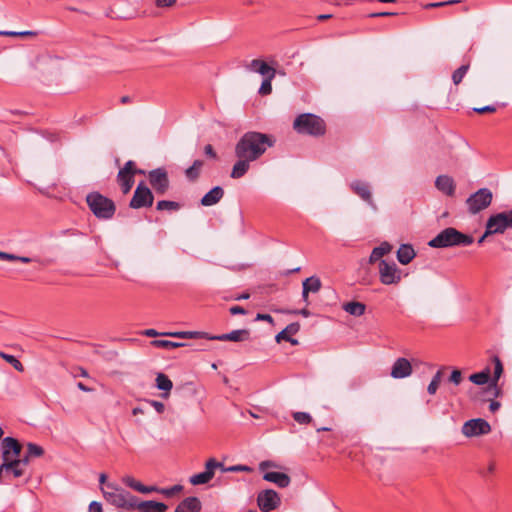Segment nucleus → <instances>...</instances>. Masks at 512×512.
Here are the masks:
<instances>
[{
	"mask_svg": "<svg viewBox=\"0 0 512 512\" xmlns=\"http://www.w3.org/2000/svg\"><path fill=\"white\" fill-rule=\"evenodd\" d=\"M274 144L275 139L272 135L249 131L244 133L236 143L235 156L256 161Z\"/></svg>",
	"mask_w": 512,
	"mask_h": 512,
	"instance_id": "obj_1",
	"label": "nucleus"
},
{
	"mask_svg": "<svg viewBox=\"0 0 512 512\" xmlns=\"http://www.w3.org/2000/svg\"><path fill=\"white\" fill-rule=\"evenodd\" d=\"M473 241L474 239L471 235L464 234L453 227H448L431 239L428 245L433 248L469 246Z\"/></svg>",
	"mask_w": 512,
	"mask_h": 512,
	"instance_id": "obj_2",
	"label": "nucleus"
},
{
	"mask_svg": "<svg viewBox=\"0 0 512 512\" xmlns=\"http://www.w3.org/2000/svg\"><path fill=\"white\" fill-rule=\"evenodd\" d=\"M101 491L106 501L111 505L127 510L136 509L138 498L117 485L108 483L101 488Z\"/></svg>",
	"mask_w": 512,
	"mask_h": 512,
	"instance_id": "obj_3",
	"label": "nucleus"
},
{
	"mask_svg": "<svg viewBox=\"0 0 512 512\" xmlns=\"http://www.w3.org/2000/svg\"><path fill=\"white\" fill-rule=\"evenodd\" d=\"M293 128L299 134L311 136H322L326 132L325 121L315 114L303 113L297 116L293 123Z\"/></svg>",
	"mask_w": 512,
	"mask_h": 512,
	"instance_id": "obj_4",
	"label": "nucleus"
},
{
	"mask_svg": "<svg viewBox=\"0 0 512 512\" xmlns=\"http://www.w3.org/2000/svg\"><path fill=\"white\" fill-rule=\"evenodd\" d=\"M86 202L91 212L98 219L108 220L115 214L116 206L114 201L99 192L89 193L86 196Z\"/></svg>",
	"mask_w": 512,
	"mask_h": 512,
	"instance_id": "obj_5",
	"label": "nucleus"
},
{
	"mask_svg": "<svg viewBox=\"0 0 512 512\" xmlns=\"http://www.w3.org/2000/svg\"><path fill=\"white\" fill-rule=\"evenodd\" d=\"M486 235L503 234L512 229V209L491 215L486 222Z\"/></svg>",
	"mask_w": 512,
	"mask_h": 512,
	"instance_id": "obj_6",
	"label": "nucleus"
},
{
	"mask_svg": "<svg viewBox=\"0 0 512 512\" xmlns=\"http://www.w3.org/2000/svg\"><path fill=\"white\" fill-rule=\"evenodd\" d=\"M492 192L488 188H481L466 200L468 210L472 214H476L486 209L492 202Z\"/></svg>",
	"mask_w": 512,
	"mask_h": 512,
	"instance_id": "obj_7",
	"label": "nucleus"
},
{
	"mask_svg": "<svg viewBox=\"0 0 512 512\" xmlns=\"http://www.w3.org/2000/svg\"><path fill=\"white\" fill-rule=\"evenodd\" d=\"M149 184L158 195H164L169 187L170 180L165 168L159 167L147 173Z\"/></svg>",
	"mask_w": 512,
	"mask_h": 512,
	"instance_id": "obj_8",
	"label": "nucleus"
},
{
	"mask_svg": "<svg viewBox=\"0 0 512 512\" xmlns=\"http://www.w3.org/2000/svg\"><path fill=\"white\" fill-rule=\"evenodd\" d=\"M153 202L154 195L152 191L143 181H141L134 191L129 206L133 209L148 208L153 205Z\"/></svg>",
	"mask_w": 512,
	"mask_h": 512,
	"instance_id": "obj_9",
	"label": "nucleus"
},
{
	"mask_svg": "<svg viewBox=\"0 0 512 512\" xmlns=\"http://www.w3.org/2000/svg\"><path fill=\"white\" fill-rule=\"evenodd\" d=\"M379 278L384 285L398 284L402 279L401 270L395 262L380 260L379 262Z\"/></svg>",
	"mask_w": 512,
	"mask_h": 512,
	"instance_id": "obj_10",
	"label": "nucleus"
},
{
	"mask_svg": "<svg viewBox=\"0 0 512 512\" xmlns=\"http://www.w3.org/2000/svg\"><path fill=\"white\" fill-rule=\"evenodd\" d=\"M281 504L279 494L272 489H266L258 493L257 505L262 512H271Z\"/></svg>",
	"mask_w": 512,
	"mask_h": 512,
	"instance_id": "obj_11",
	"label": "nucleus"
},
{
	"mask_svg": "<svg viewBox=\"0 0 512 512\" xmlns=\"http://www.w3.org/2000/svg\"><path fill=\"white\" fill-rule=\"evenodd\" d=\"M491 431L490 424L481 418L471 419L462 426V433L466 437H475L488 434Z\"/></svg>",
	"mask_w": 512,
	"mask_h": 512,
	"instance_id": "obj_12",
	"label": "nucleus"
},
{
	"mask_svg": "<svg viewBox=\"0 0 512 512\" xmlns=\"http://www.w3.org/2000/svg\"><path fill=\"white\" fill-rule=\"evenodd\" d=\"M134 168V161H127L117 174V182L121 187L123 194L130 192L134 185V176L132 169Z\"/></svg>",
	"mask_w": 512,
	"mask_h": 512,
	"instance_id": "obj_13",
	"label": "nucleus"
},
{
	"mask_svg": "<svg viewBox=\"0 0 512 512\" xmlns=\"http://www.w3.org/2000/svg\"><path fill=\"white\" fill-rule=\"evenodd\" d=\"M349 186L354 194L365 201L374 211L377 210V205L372 198L370 185L367 182L354 180Z\"/></svg>",
	"mask_w": 512,
	"mask_h": 512,
	"instance_id": "obj_14",
	"label": "nucleus"
},
{
	"mask_svg": "<svg viewBox=\"0 0 512 512\" xmlns=\"http://www.w3.org/2000/svg\"><path fill=\"white\" fill-rule=\"evenodd\" d=\"M1 451L3 461L12 460L20 456L22 445L13 437H5L1 442Z\"/></svg>",
	"mask_w": 512,
	"mask_h": 512,
	"instance_id": "obj_15",
	"label": "nucleus"
},
{
	"mask_svg": "<svg viewBox=\"0 0 512 512\" xmlns=\"http://www.w3.org/2000/svg\"><path fill=\"white\" fill-rule=\"evenodd\" d=\"M217 466L218 464L215 458L208 459L205 463V471L191 476L190 483L192 485H202L208 483L214 477Z\"/></svg>",
	"mask_w": 512,
	"mask_h": 512,
	"instance_id": "obj_16",
	"label": "nucleus"
},
{
	"mask_svg": "<svg viewBox=\"0 0 512 512\" xmlns=\"http://www.w3.org/2000/svg\"><path fill=\"white\" fill-rule=\"evenodd\" d=\"M412 365L406 358L400 357L396 359L391 368L390 375L395 379H402L412 374Z\"/></svg>",
	"mask_w": 512,
	"mask_h": 512,
	"instance_id": "obj_17",
	"label": "nucleus"
},
{
	"mask_svg": "<svg viewBox=\"0 0 512 512\" xmlns=\"http://www.w3.org/2000/svg\"><path fill=\"white\" fill-rule=\"evenodd\" d=\"M249 337H250L249 330L238 329V330H233L229 333L214 335L213 337H211V340L243 342V341L248 340Z\"/></svg>",
	"mask_w": 512,
	"mask_h": 512,
	"instance_id": "obj_18",
	"label": "nucleus"
},
{
	"mask_svg": "<svg viewBox=\"0 0 512 512\" xmlns=\"http://www.w3.org/2000/svg\"><path fill=\"white\" fill-rule=\"evenodd\" d=\"M436 188L447 196L455 194L456 185L452 177L448 175H440L435 180Z\"/></svg>",
	"mask_w": 512,
	"mask_h": 512,
	"instance_id": "obj_19",
	"label": "nucleus"
},
{
	"mask_svg": "<svg viewBox=\"0 0 512 512\" xmlns=\"http://www.w3.org/2000/svg\"><path fill=\"white\" fill-rule=\"evenodd\" d=\"M300 330V324L298 322H294L286 326L281 332H279L275 340L280 343L282 340H285L292 345H297L298 340L291 337V335H295Z\"/></svg>",
	"mask_w": 512,
	"mask_h": 512,
	"instance_id": "obj_20",
	"label": "nucleus"
},
{
	"mask_svg": "<svg viewBox=\"0 0 512 512\" xmlns=\"http://www.w3.org/2000/svg\"><path fill=\"white\" fill-rule=\"evenodd\" d=\"M249 69L253 72L259 73L260 75L264 76V78L268 76H276L275 68L269 66L265 61L260 59L252 60L249 64Z\"/></svg>",
	"mask_w": 512,
	"mask_h": 512,
	"instance_id": "obj_21",
	"label": "nucleus"
},
{
	"mask_svg": "<svg viewBox=\"0 0 512 512\" xmlns=\"http://www.w3.org/2000/svg\"><path fill=\"white\" fill-rule=\"evenodd\" d=\"M263 479L268 482L276 484L280 488H286L289 486L291 479L286 473L282 472H266L263 475Z\"/></svg>",
	"mask_w": 512,
	"mask_h": 512,
	"instance_id": "obj_22",
	"label": "nucleus"
},
{
	"mask_svg": "<svg viewBox=\"0 0 512 512\" xmlns=\"http://www.w3.org/2000/svg\"><path fill=\"white\" fill-rule=\"evenodd\" d=\"M201 502L197 497H187L182 500L174 512H200Z\"/></svg>",
	"mask_w": 512,
	"mask_h": 512,
	"instance_id": "obj_23",
	"label": "nucleus"
},
{
	"mask_svg": "<svg viewBox=\"0 0 512 512\" xmlns=\"http://www.w3.org/2000/svg\"><path fill=\"white\" fill-rule=\"evenodd\" d=\"M224 195V190L220 186H215L209 192H207L201 199L203 206H213L217 204Z\"/></svg>",
	"mask_w": 512,
	"mask_h": 512,
	"instance_id": "obj_24",
	"label": "nucleus"
},
{
	"mask_svg": "<svg viewBox=\"0 0 512 512\" xmlns=\"http://www.w3.org/2000/svg\"><path fill=\"white\" fill-rule=\"evenodd\" d=\"M237 162L233 165L232 171H231V177L233 179H239L243 177L250 168V163L253 162L252 160H248V158L244 157H237Z\"/></svg>",
	"mask_w": 512,
	"mask_h": 512,
	"instance_id": "obj_25",
	"label": "nucleus"
},
{
	"mask_svg": "<svg viewBox=\"0 0 512 512\" xmlns=\"http://www.w3.org/2000/svg\"><path fill=\"white\" fill-rule=\"evenodd\" d=\"M415 256V250L409 244H402L397 251V259L402 265L409 264Z\"/></svg>",
	"mask_w": 512,
	"mask_h": 512,
	"instance_id": "obj_26",
	"label": "nucleus"
},
{
	"mask_svg": "<svg viewBox=\"0 0 512 512\" xmlns=\"http://www.w3.org/2000/svg\"><path fill=\"white\" fill-rule=\"evenodd\" d=\"M168 506L163 502H157L153 500L139 502L137 500L136 509L144 511L154 512H165Z\"/></svg>",
	"mask_w": 512,
	"mask_h": 512,
	"instance_id": "obj_27",
	"label": "nucleus"
},
{
	"mask_svg": "<svg viewBox=\"0 0 512 512\" xmlns=\"http://www.w3.org/2000/svg\"><path fill=\"white\" fill-rule=\"evenodd\" d=\"M163 335H168L172 337H179L183 339H208L211 340V337L214 335H210L207 332H200V331H181V332H174V333H164Z\"/></svg>",
	"mask_w": 512,
	"mask_h": 512,
	"instance_id": "obj_28",
	"label": "nucleus"
},
{
	"mask_svg": "<svg viewBox=\"0 0 512 512\" xmlns=\"http://www.w3.org/2000/svg\"><path fill=\"white\" fill-rule=\"evenodd\" d=\"M392 249V246L388 242H383L379 246L375 247L369 257L370 263L379 261L384 255L388 254Z\"/></svg>",
	"mask_w": 512,
	"mask_h": 512,
	"instance_id": "obj_29",
	"label": "nucleus"
},
{
	"mask_svg": "<svg viewBox=\"0 0 512 512\" xmlns=\"http://www.w3.org/2000/svg\"><path fill=\"white\" fill-rule=\"evenodd\" d=\"M156 387L159 390H162V391L165 392V393L162 394L163 397H167L168 396V392L173 387V383H172V381L169 379V377L167 375H165L164 373H158L157 377H156Z\"/></svg>",
	"mask_w": 512,
	"mask_h": 512,
	"instance_id": "obj_30",
	"label": "nucleus"
},
{
	"mask_svg": "<svg viewBox=\"0 0 512 512\" xmlns=\"http://www.w3.org/2000/svg\"><path fill=\"white\" fill-rule=\"evenodd\" d=\"M343 310L345 312L349 313L350 315L361 316L365 313L366 306H365V304H363L361 302L352 301V302L345 303L343 305Z\"/></svg>",
	"mask_w": 512,
	"mask_h": 512,
	"instance_id": "obj_31",
	"label": "nucleus"
},
{
	"mask_svg": "<svg viewBox=\"0 0 512 512\" xmlns=\"http://www.w3.org/2000/svg\"><path fill=\"white\" fill-rule=\"evenodd\" d=\"M204 165L202 160H195L193 164L185 170V176L189 181H195L199 178L201 169Z\"/></svg>",
	"mask_w": 512,
	"mask_h": 512,
	"instance_id": "obj_32",
	"label": "nucleus"
},
{
	"mask_svg": "<svg viewBox=\"0 0 512 512\" xmlns=\"http://www.w3.org/2000/svg\"><path fill=\"white\" fill-rule=\"evenodd\" d=\"M3 463L9 466V467L5 468L6 476L9 477V479L19 478L24 475V472H25L24 469L21 468L20 466H16V464H14L13 459L3 461Z\"/></svg>",
	"mask_w": 512,
	"mask_h": 512,
	"instance_id": "obj_33",
	"label": "nucleus"
},
{
	"mask_svg": "<svg viewBox=\"0 0 512 512\" xmlns=\"http://www.w3.org/2000/svg\"><path fill=\"white\" fill-rule=\"evenodd\" d=\"M446 368L445 367H442L440 368L435 374L434 376L432 377L431 379V382L429 383L428 387H427V392L430 394V395H434L438 388H439V385L442 381V375H443V371L445 370Z\"/></svg>",
	"mask_w": 512,
	"mask_h": 512,
	"instance_id": "obj_34",
	"label": "nucleus"
},
{
	"mask_svg": "<svg viewBox=\"0 0 512 512\" xmlns=\"http://www.w3.org/2000/svg\"><path fill=\"white\" fill-rule=\"evenodd\" d=\"M490 378V369L485 368L483 371L474 373L469 376V380L476 385H484L488 383Z\"/></svg>",
	"mask_w": 512,
	"mask_h": 512,
	"instance_id": "obj_35",
	"label": "nucleus"
},
{
	"mask_svg": "<svg viewBox=\"0 0 512 512\" xmlns=\"http://www.w3.org/2000/svg\"><path fill=\"white\" fill-rule=\"evenodd\" d=\"M302 287L307 288L308 292L316 293L321 289V281L319 278L312 276L303 281Z\"/></svg>",
	"mask_w": 512,
	"mask_h": 512,
	"instance_id": "obj_36",
	"label": "nucleus"
},
{
	"mask_svg": "<svg viewBox=\"0 0 512 512\" xmlns=\"http://www.w3.org/2000/svg\"><path fill=\"white\" fill-rule=\"evenodd\" d=\"M181 205L178 202L170 201V200H160L157 203V210L159 211H177L179 210Z\"/></svg>",
	"mask_w": 512,
	"mask_h": 512,
	"instance_id": "obj_37",
	"label": "nucleus"
},
{
	"mask_svg": "<svg viewBox=\"0 0 512 512\" xmlns=\"http://www.w3.org/2000/svg\"><path fill=\"white\" fill-rule=\"evenodd\" d=\"M151 344L154 347L164 348V349H167V350H172V349H175V348H178V347L185 346L184 343H177V342H172V341H169V340H153L151 342Z\"/></svg>",
	"mask_w": 512,
	"mask_h": 512,
	"instance_id": "obj_38",
	"label": "nucleus"
},
{
	"mask_svg": "<svg viewBox=\"0 0 512 512\" xmlns=\"http://www.w3.org/2000/svg\"><path fill=\"white\" fill-rule=\"evenodd\" d=\"M492 361L494 363V377L492 380V385L496 389L497 381L503 373V364L498 356H493Z\"/></svg>",
	"mask_w": 512,
	"mask_h": 512,
	"instance_id": "obj_39",
	"label": "nucleus"
},
{
	"mask_svg": "<svg viewBox=\"0 0 512 512\" xmlns=\"http://www.w3.org/2000/svg\"><path fill=\"white\" fill-rule=\"evenodd\" d=\"M0 357L4 359L6 362L11 364L17 371L23 372L24 366L23 364L13 355L7 354L3 351H0Z\"/></svg>",
	"mask_w": 512,
	"mask_h": 512,
	"instance_id": "obj_40",
	"label": "nucleus"
},
{
	"mask_svg": "<svg viewBox=\"0 0 512 512\" xmlns=\"http://www.w3.org/2000/svg\"><path fill=\"white\" fill-rule=\"evenodd\" d=\"M122 482L128 486L129 488L137 491V492H140L141 491H144V485L142 483H140L139 481H137L136 479H134L132 476H129V475H126L122 478Z\"/></svg>",
	"mask_w": 512,
	"mask_h": 512,
	"instance_id": "obj_41",
	"label": "nucleus"
},
{
	"mask_svg": "<svg viewBox=\"0 0 512 512\" xmlns=\"http://www.w3.org/2000/svg\"><path fill=\"white\" fill-rule=\"evenodd\" d=\"M468 69H469V65H462L453 72L452 81L455 85H458L461 83V81L464 78V76L466 75Z\"/></svg>",
	"mask_w": 512,
	"mask_h": 512,
	"instance_id": "obj_42",
	"label": "nucleus"
},
{
	"mask_svg": "<svg viewBox=\"0 0 512 512\" xmlns=\"http://www.w3.org/2000/svg\"><path fill=\"white\" fill-rule=\"evenodd\" d=\"M30 457H41L44 454V449L34 443L27 444V452Z\"/></svg>",
	"mask_w": 512,
	"mask_h": 512,
	"instance_id": "obj_43",
	"label": "nucleus"
},
{
	"mask_svg": "<svg viewBox=\"0 0 512 512\" xmlns=\"http://www.w3.org/2000/svg\"><path fill=\"white\" fill-rule=\"evenodd\" d=\"M274 78L275 77H272V76H268V77L264 78V80L262 81V84L259 88V94L269 95L272 92V84L271 83Z\"/></svg>",
	"mask_w": 512,
	"mask_h": 512,
	"instance_id": "obj_44",
	"label": "nucleus"
},
{
	"mask_svg": "<svg viewBox=\"0 0 512 512\" xmlns=\"http://www.w3.org/2000/svg\"><path fill=\"white\" fill-rule=\"evenodd\" d=\"M293 419L299 424H309L312 421V417L306 412L293 413Z\"/></svg>",
	"mask_w": 512,
	"mask_h": 512,
	"instance_id": "obj_45",
	"label": "nucleus"
},
{
	"mask_svg": "<svg viewBox=\"0 0 512 512\" xmlns=\"http://www.w3.org/2000/svg\"><path fill=\"white\" fill-rule=\"evenodd\" d=\"M183 487L181 485H174L169 488H161L160 493L165 495L166 497H172L175 494L179 493Z\"/></svg>",
	"mask_w": 512,
	"mask_h": 512,
	"instance_id": "obj_46",
	"label": "nucleus"
},
{
	"mask_svg": "<svg viewBox=\"0 0 512 512\" xmlns=\"http://www.w3.org/2000/svg\"><path fill=\"white\" fill-rule=\"evenodd\" d=\"M37 33L33 31H22V32H16V31H0V35L5 36H12V37H18V36H35Z\"/></svg>",
	"mask_w": 512,
	"mask_h": 512,
	"instance_id": "obj_47",
	"label": "nucleus"
},
{
	"mask_svg": "<svg viewBox=\"0 0 512 512\" xmlns=\"http://www.w3.org/2000/svg\"><path fill=\"white\" fill-rule=\"evenodd\" d=\"M31 457L28 456V454L26 453L23 457H15L13 458L14 460V464H16V466H20L21 468H23L25 470V467L28 465L29 463V459Z\"/></svg>",
	"mask_w": 512,
	"mask_h": 512,
	"instance_id": "obj_48",
	"label": "nucleus"
},
{
	"mask_svg": "<svg viewBox=\"0 0 512 512\" xmlns=\"http://www.w3.org/2000/svg\"><path fill=\"white\" fill-rule=\"evenodd\" d=\"M449 381L455 385H459L462 381V373L458 369H454L449 377Z\"/></svg>",
	"mask_w": 512,
	"mask_h": 512,
	"instance_id": "obj_49",
	"label": "nucleus"
},
{
	"mask_svg": "<svg viewBox=\"0 0 512 512\" xmlns=\"http://www.w3.org/2000/svg\"><path fill=\"white\" fill-rule=\"evenodd\" d=\"M226 470L229 472H251L253 469L247 465H233L229 466Z\"/></svg>",
	"mask_w": 512,
	"mask_h": 512,
	"instance_id": "obj_50",
	"label": "nucleus"
},
{
	"mask_svg": "<svg viewBox=\"0 0 512 512\" xmlns=\"http://www.w3.org/2000/svg\"><path fill=\"white\" fill-rule=\"evenodd\" d=\"M497 110L496 106L494 105H487L480 108H473V111L479 114L483 113H493Z\"/></svg>",
	"mask_w": 512,
	"mask_h": 512,
	"instance_id": "obj_51",
	"label": "nucleus"
},
{
	"mask_svg": "<svg viewBox=\"0 0 512 512\" xmlns=\"http://www.w3.org/2000/svg\"><path fill=\"white\" fill-rule=\"evenodd\" d=\"M495 469H496V465H495V463H494L493 461H490V462L487 464L486 468H484V469H481V470H480V473H481L483 476H488V475L493 474V473H494V471H495Z\"/></svg>",
	"mask_w": 512,
	"mask_h": 512,
	"instance_id": "obj_52",
	"label": "nucleus"
},
{
	"mask_svg": "<svg viewBox=\"0 0 512 512\" xmlns=\"http://www.w3.org/2000/svg\"><path fill=\"white\" fill-rule=\"evenodd\" d=\"M458 2H459L458 0H449V1H443V2H435V3L428 4L427 8L443 7V6L452 5V4H455V3H458Z\"/></svg>",
	"mask_w": 512,
	"mask_h": 512,
	"instance_id": "obj_53",
	"label": "nucleus"
},
{
	"mask_svg": "<svg viewBox=\"0 0 512 512\" xmlns=\"http://www.w3.org/2000/svg\"><path fill=\"white\" fill-rule=\"evenodd\" d=\"M149 403L156 410L157 413L161 414L164 412L165 405L162 402L150 400Z\"/></svg>",
	"mask_w": 512,
	"mask_h": 512,
	"instance_id": "obj_54",
	"label": "nucleus"
},
{
	"mask_svg": "<svg viewBox=\"0 0 512 512\" xmlns=\"http://www.w3.org/2000/svg\"><path fill=\"white\" fill-rule=\"evenodd\" d=\"M88 512H103L102 504L97 501H92L89 504Z\"/></svg>",
	"mask_w": 512,
	"mask_h": 512,
	"instance_id": "obj_55",
	"label": "nucleus"
},
{
	"mask_svg": "<svg viewBox=\"0 0 512 512\" xmlns=\"http://www.w3.org/2000/svg\"><path fill=\"white\" fill-rule=\"evenodd\" d=\"M204 153L206 156H208L212 159H217V153L215 152V150L211 144H207L204 147Z\"/></svg>",
	"mask_w": 512,
	"mask_h": 512,
	"instance_id": "obj_56",
	"label": "nucleus"
},
{
	"mask_svg": "<svg viewBox=\"0 0 512 512\" xmlns=\"http://www.w3.org/2000/svg\"><path fill=\"white\" fill-rule=\"evenodd\" d=\"M9 467L8 465L2 463L0 465V483H5L9 477L6 476L5 468Z\"/></svg>",
	"mask_w": 512,
	"mask_h": 512,
	"instance_id": "obj_57",
	"label": "nucleus"
},
{
	"mask_svg": "<svg viewBox=\"0 0 512 512\" xmlns=\"http://www.w3.org/2000/svg\"><path fill=\"white\" fill-rule=\"evenodd\" d=\"M256 320H261V321H266L270 324H273L274 320H273V317L269 314H261V313H258L257 316H256Z\"/></svg>",
	"mask_w": 512,
	"mask_h": 512,
	"instance_id": "obj_58",
	"label": "nucleus"
},
{
	"mask_svg": "<svg viewBox=\"0 0 512 512\" xmlns=\"http://www.w3.org/2000/svg\"><path fill=\"white\" fill-rule=\"evenodd\" d=\"M230 313L232 315H237V314H246V310L241 307V306H232L230 309H229Z\"/></svg>",
	"mask_w": 512,
	"mask_h": 512,
	"instance_id": "obj_59",
	"label": "nucleus"
},
{
	"mask_svg": "<svg viewBox=\"0 0 512 512\" xmlns=\"http://www.w3.org/2000/svg\"><path fill=\"white\" fill-rule=\"evenodd\" d=\"M175 2H176V0H156V5L158 7H170Z\"/></svg>",
	"mask_w": 512,
	"mask_h": 512,
	"instance_id": "obj_60",
	"label": "nucleus"
},
{
	"mask_svg": "<svg viewBox=\"0 0 512 512\" xmlns=\"http://www.w3.org/2000/svg\"><path fill=\"white\" fill-rule=\"evenodd\" d=\"M16 258H18V256L14 255V254H9V253L0 251V259L1 260L16 261Z\"/></svg>",
	"mask_w": 512,
	"mask_h": 512,
	"instance_id": "obj_61",
	"label": "nucleus"
},
{
	"mask_svg": "<svg viewBox=\"0 0 512 512\" xmlns=\"http://www.w3.org/2000/svg\"><path fill=\"white\" fill-rule=\"evenodd\" d=\"M395 13L392 12H375L368 15L370 18H376V17H388L393 16Z\"/></svg>",
	"mask_w": 512,
	"mask_h": 512,
	"instance_id": "obj_62",
	"label": "nucleus"
},
{
	"mask_svg": "<svg viewBox=\"0 0 512 512\" xmlns=\"http://www.w3.org/2000/svg\"><path fill=\"white\" fill-rule=\"evenodd\" d=\"M144 491H141V493H144V494H147V493H151V492H158L160 493V490L161 488H158L156 486H145L144 485Z\"/></svg>",
	"mask_w": 512,
	"mask_h": 512,
	"instance_id": "obj_63",
	"label": "nucleus"
},
{
	"mask_svg": "<svg viewBox=\"0 0 512 512\" xmlns=\"http://www.w3.org/2000/svg\"><path fill=\"white\" fill-rule=\"evenodd\" d=\"M500 408V403L497 401H491L489 409L491 412H496Z\"/></svg>",
	"mask_w": 512,
	"mask_h": 512,
	"instance_id": "obj_64",
	"label": "nucleus"
}]
</instances>
